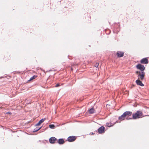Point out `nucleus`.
Returning a JSON list of instances; mask_svg holds the SVG:
<instances>
[{
	"label": "nucleus",
	"mask_w": 149,
	"mask_h": 149,
	"mask_svg": "<svg viewBox=\"0 0 149 149\" xmlns=\"http://www.w3.org/2000/svg\"><path fill=\"white\" fill-rule=\"evenodd\" d=\"M116 105V103L114 101H113L110 104H107L106 107L107 108L113 109L114 107Z\"/></svg>",
	"instance_id": "1"
},
{
	"label": "nucleus",
	"mask_w": 149,
	"mask_h": 149,
	"mask_svg": "<svg viewBox=\"0 0 149 149\" xmlns=\"http://www.w3.org/2000/svg\"><path fill=\"white\" fill-rule=\"evenodd\" d=\"M132 112H124L123 114L121 115L120 117L119 118V119L123 120L124 119V118L127 116H130Z\"/></svg>",
	"instance_id": "2"
},
{
	"label": "nucleus",
	"mask_w": 149,
	"mask_h": 149,
	"mask_svg": "<svg viewBox=\"0 0 149 149\" xmlns=\"http://www.w3.org/2000/svg\"><path fill=\"white\" fill-rule=\"evenodd\" d=\"M141 113V112H136L133 116V118L134 119H136V118L142 117V116Z\"/></svg>",
	"instance_id": "3"
},
{
	"label": "nucleus",
	"mask_w": 149,
	"mask_h": 149,
	"mask_svg": "<svg viewBox=\"0 0 149 149\" xmlns=\"http://www.w3.org/2000/svg\"><path fill=\"white\" fill-rule=\"evenodd\" d=\"M145 74L144 72H141L140 74L138 75V79L143 80L144 78Z\"/></svg>",
	"instance_id": "4"
},
{
	"label": "nucleus",
	"mask_w": 149,
	"mask_h": 149,
	"mask_svg": "<svg viewBox=\"0 0 149 149\" xmlns=\"http://www.w3.org/2000/svg\"><path fill=\"white\" fill-rule=\"evenodd\" d=\"M136 68L137 69L140 70L141 72H144L145 68L143 65H142L140 64H138L136 66Z\"/></svg>",
	"instance_id": "5"
},
{
	"label": "nucleus",
	"mask_w": 149,
	"mask_h": 149,
	"mask_svg": "<svg viewBox=\"0 0 149 149\" xmlns=\"http://www.w3.org/2000/svg\"><path fill=\"white\" fill-rule=\"evenodd\" d=\"M76 137L75 136H71L68 138V141L69 142H72L74 141L76 139Z\"/></svg>",
	"instance_id": "6"
},
{
	"label": "nucleus",
	"mask_w": 149,
	"mask_h": 149,
	"mask_svg": "<svg viewBox=\"0 0 149 149\" xmlns=\"http://www.w3.org/2000/svg\"><path fill=\"white\" fill-rule=\"evenodd\" d=\"M105 131V127L103 126H102L98 129V132L99 134H102L103 133H104Z\"/></svg>",
	"instance_id": "7"
},
{
	"label": "nucleus",
	"mask_w": 149,
	"mask_h": 149,
	"mask_svg": "<svg viewBox=\"0 0 149 149\" xmlns=\"http://www.w3.org/2000/svg\"><path fill=\"white\" fill-rule=\"evenodd\" d=\"M141 63L143 64H147L148 63V59L147 58H144L142 59L140 61Z\"/></svg>",
	"instance_id": "8"
},
{
	"label": "nucleus",
	"mask_w": 149,
	"mask_h": 149,
	"mask_svg": "<svg viewBox=\"0 0 149 149\" xmlns=\"http://www.w3.org/2000/svg\"><path fill=\"white\" fill-rule=\"evenodd\" d=\"M56 140L57 139L54 137H51L49 139V142L51 143H54Z\"/></svg>",
	"instance_id": "9"
},
{
	"label": "nucleus",
	"mask_w": 149,
	"mask_h": 149,
	"mask_svg": "<svg viewBox=\"0 0 149 149\" xmlns=\"http://www.w3.org/2000/svg\"><path fill=\"white\" fill-rule=\"evenodd\" d=\"M124 52H122L118 51L117 52L116 54L117 56L118 57H121L123 56Z\"/></svg>",
	"instance_id": "10"
},
{
	"label": "nucleus",
	"mask_w": 149,
	"mask_h": 149,
	"mask_svg": "<svg viewBox=\"0 0 149 149\" xmlns=\"http://www.w3.org/2000/svg\"><path fill=\"white\" fill-rule=\"evenodd\" d=\"M136 83L138 85L140 86H144V84L142 83L141 81L139 79H138L136 81Z\"/></svg>",
	"instance_id": "11"
},
{
	"label": "nucleus",
	"mask_w": 149,
	"mask_h": 149,
	"mask_svg": "<svg viewBox=\"0 0 149 149\" xmlns=\"http://www.w3.org/2000/svg\"><path fill=\"white\" fill-rule=\"evenodd\" d=\"M57 143L60 144H63L65 143V141L63 139H60L57 141Z\"/></svg>",
	"instance_id": "12"
},
{
	"label": "nucleus",
	"mask_w": 149,
	"mask_h": 149,
	"mask_svg": "<svg viewBox=\"0 0 149 149\" xmlns=\"http://www.w3.org/2000/svg\"><path fill=\"white\" fill-rule=\"evenodd\" d=\"M46 120L45 118H43L40 120L38 123L36 125V126H39L42 123H43Z\"/></svg>",
	"instance_id": "13"
},
{
	"label": "nucleus",
	"mask_w": 149,
	"mask_h": 149,
	"mask_svg": "<svg viewBox=\"0 0 149 149\" xmlns=\"http://www.w3.org/2000/svg\"><path fill=\"white\" fill-rule=\"evenodd\" d=\"M37 77V76L36 75H34L32 77H31L30 79L29 80V81L32 80L33 79H35L36 77Z\"/></svg>",
	"instance_id": "14"
},
{
	"label": "nucleus",
	"mask_w": 149,
	"mask_h": 149,
	"mask_svg": "<svg viewBox=\"0 0 149 149\" xmlns=\"http://www.w3.org/2000/svg\"><path fill=\"white\" fill-rule=\"evenodd\" d=\"M94 109L93 108H92L90 109H88L87 112H94Z\"/></svg>",
	"instance_id": "15"
},
{
	"label": "nucleus",
	"mask_w": 149,
	"mask_h": 149,
	"mask_svg": "<svg viewBox=\"0 0 149 149\" xmlns=\"http://www.w3.org/2000/svg\"><path fill=\"white\" fill-rule=\"evenodd\" d=\"M107 125L109 127H110L113 126L112 124L111 123H107Z\"/></svg>",
	"instance_id": "16"
},
{
	"label": "nucleus",
	"mask_w": 149,
	"mask_h": 149,
	"mask_svg": "<svg viewBox=\"0 0 149 149\" xmlns=\"http://www.w3.org/2000/svg\"><path fill=\"white\" fill-rule=\"evenodd\" d=\"M49 127L52 129H54L55 127V126L54 125H49Z\"/></svg>",
	"instance_id": "17"
},
{
	"label": "nucleus",
	"mask_w": 149,
	"mask_h": 149,
	"mask_svg": "<svg viewBox=\"0 0 149 149\" xmlns=\"http://www.w3.org/2000/svg\"><path fill=\"white\" fill-rule=\"evenodd\" d=\"M141 71H136V74L137 75H138L139 74H140V72H141Z\"/></svg>",
	"instance_id": "18"
},
{
	"label": "nucleus",
	"mask_w": 149,
	"mask_h": 149,
	"mask_svg": "<svg viewBox=\"0 0 149 149\" xmlns=\"http://www.w3.org/2000/svg\"><path fill=\"white\" fill-rule=\"evenodd\" d=\"M99 65V63H96L95 65V66L96 67H97Z\"/></svg>",
	"instance_id": "19"
},
{
	"label": "nucleus",
	"mask_w": 149,
	"mask_h": 149,
	"mask_svg": "<svg viewBox=\"0 0 149 149\" xmlns=\"http://www.w3.org/2000/svg\"><path fill=\"white\" fill-rule=\"evenodd\" d=\"M41 127L40 128H38V129H36V130L35 129L34 130V132H37V131H38V130H40L41 129Z\"/></svg>",
	"instance_id": "20"
},
{
	"label": "nucleus",
	"mask_w": 149,
	"mask_h": 149,
	"mask_svg": "<svg viewBox=\"0 0 149 149\" xmlns=\"http://www.w3.org/2000/svg\"><path fill=\"white\" fill-rule=\"evenodd\" d=\"M59 86H60L59 84H57L56 85L55 87H58Z\"/></svg>",
	"instance_id": "21"
},
{
	"label": "nucleus",
	"mask_w": 149,
	"mask_h": 149,
	"mask_svg": "<svg viewBox=\"0 0 149 149\" xmlns=\"http://www.w3.org/2000/svg\"><path fill=\"white\" fill-rule=\"evenodd\" d=\"M6 113L10 114H11V112H6Z\"/></svg>",
	"instance_id": "22"
},
{
	"label": "nucleus",
	"mask_w": 149,
	"mask_h": 149,
	"mask_svg": "<svg viewBox=\"0 0 149 149\" xmlns=\"http://www.w3.org/2000/svg\"><path fill=\"white\" fill-rule=\"evenodd\" d=\"M90 113V114H92L94 112H89Z\"/></svg>",
	"instance_id": "23"
},
{
	"label": "nucleus",
	"mask_w": 149,
	"mask_h": 149,
	"mask_svg": "<svg viewBox=\"0 0 149 149\" xmlns=\"http://www.w3.org/2000/svg\"><path fill=\"white\" fill-rule=\"evenodd\" d=\"M136 112H140V111H136Z\"/></svg>",
	"instance_id": "24"
},
{
	"label": "nucleus",
	"mask_w": 149,
	"mask_h": 149,
	"mask_svg": "<svg viewBox=\"0 0 149 149\" xmlns=\"http://www.w3.org/2000/svg\"><path fill=\"white\" fill-rule=\"evenodd\" d=\"M126 112H127L128 111H126ZM128 112H129V111H128Z\"/></svg>",
	"instance_id": "25"
}]
</instances>
